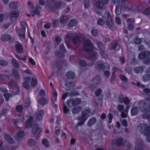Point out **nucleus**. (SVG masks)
I'll return each mask as SVG.
<instances>
[{
  "instance_id": "obj_1",
  "label": "nucleus",
  "mask_w": 150,
  "mask_h": 150,
  "mask_svg": "<svg viewBox=\"0 0 150 150\" xmlns=\"http://www.w3.org/2000/svg\"><path fill=\"white\" fill-rule=\"evenodd\" d=\"M150 98L146 97L144 100L140 101L138 102L139 108L142 112H146L142 115L143 119H147L150 121Z\"/></svg>"
},
{
  "instance_id": "obj_2",
  "label": "nucleus",
  "mask_w": 150,
  "mask_h": 150,
  "mask_svg": "<svg viewBox=\"0 0 150 150\" xmlns=\"http://www.w3.org/2000/svg\"><path fill=\"white\" fill-rule=\"evenodd\" d=\"M137 129L141 133L146 135V140L148 142H150V127L146 124L144 123L141 124L137 127Z\"/></svg>"
},
{
  "instance_id": "obj_3",
  "label": "nucleus",
  "mask_w": 150,
  "mask_h": 150,
  "mask_svg": "<svg viewBox=\"0 0 150 150\" xmlns=\"http://www.w3.org/2000/svg\"><path fill=\"white\" fill-rule=\"evenodd\" d=\"M105 18L103 17L105 21H104L102 19H98L97 21V24L98 25H103L105 22V24L109 28H111L112 25V23L109 12H106L105 13Z\"/></svg>"
},
{
  "instance_id": "obj_4",
  "label": "nucleus",
  "mask_w": 150,
  "mask_h": 150,
  "mask_svg": "<svg viewBox=\"0 0 150 150\" xmlns=\"http://www.w3.org/2000/svg\"><path fill=\"white\" fill-rule=\"evenodd\" d=\"M46 8L48 11H54L57 9L61 6L59 2H55V0H47Z\"/></svg>"
},
{
  "instance_id": "obj_5",
  "label": "nucleus",
  "mask_w": 150,
  "mask_h": 150,
  "mask_svg": "<svg viewBox=\"0 0 150 150\" xmlns=\"http://www.w3.org/2000/svg\"><path fill=\"white\" fill-rule=\"evenodd\" d=\"M101 81V76L99 75L96 76L91 80L90 83L88 84V87L91 90H93L100 85Z\"/></svg>"
},
{
  "instance_id": "obj_6",
  "label": "nucleus",
  "mask_w": 150,
  "mask_h": 150,
  "mask_svg": "<svg viewBox=\"0 0 150 150\" xmlns=\"http://www.w3.org/2000/svg\"><path fill=\"white\" fill-rule=\"evenodd\" d=\"M150 55V52L149 51H146L142 52L141 53L139 54L138 56V57L140 59L146 58V59L144 60V62L145 64H146L150 62V58L148 57Z\"/></svg>"
},
{
  "instance_id": "obj_7",
  "label": "nucleus",
  "mask_w": 150,
  "mask_h": 150,
  "mask_svg": "<svg viewBox=\"0 0 150 150\" xmlns=\"http://www.w3.org/2000/svg\"><path fill=\"white\" fill-rule=\"evenodd\" d=\"M95 68L99 71L103 69H109V66L107 63H104L102 61L98 62L95 64Z\"/></svg>"
},
{
  "instance_id": "obj_8",
  "label": "nucleus",
  "mask_w": 150,
  "mask_h": 150,
  "mask_svg": "<svg viewBox=\"0 0 150 150\" xmlns=\"http://www.w3.org/2000/svg\"><path fill=\"white\" fill-rule=\"evenodd\" d=\"M41 131V129L39 127V125L36 124H35L33 125L31 132L35 135V138L38 139L40 137V133Z\"/></svg>"
},
{
  "instance_id": "obj_9",
  "label": "nucleus",
  "mask_w": 150,
  "mask_h": 150,
  "mask_svg": "<svg viewBox=\"0 0 150 150\" xmlns=\"http://www.w3.org/2000/svg\"><path fill=\"white\" fill-rule=\"evenodd\" d=\"M96 43L101 55L103 58L108 59V56L105 53V47L102 43L99 41L97 42Z\"/></svg>"
},
{
  "instance_id": "obj_10",
  "label": "nucleus",
  "mask_w": 150,
  "mask_h": 150,
  "mask_svg": "<svg viewBox=\"0 0 150 150\" xmlns=\"http://www.w3.org/2000/svg\"><path fill=\"white\" fill-rule=\"evenodd\" d=\"M83 44L84 49L87 51H90L93 47V45L90 40H85Z\"/></svg>"
},
{
  "instance_id": "obj_11",
  "label": "nucleus",
  "mask_w": 150,
  "mask_h": 150,
  "mask_svg": "<svg viewBox=\"0 0 150 150\" xmlns=\"http://www.w3.org/2000/svg\"><path fill=\"white\" fill-rule=\"evenodd\" d=\"M81 102V100L80 98H77L74 100L70 99L67 100V105L68 106L71 107V104L73 106H74L80 104Z\"/></svg>"
},
{
  "instance_id": "obj_12",
  "label": "nucleus",
  "mask_w": 150,
  "mask_h": 150,
  "mask_svg": "<svg viewBox=\"0 0 150 150\" xmlns=\"http://www.w3.org/2000/svg\"><path fill=\"white\" fill-rule=\"evenodd\" d=\"M8 85L9 86H14L16 87L17 89L16 93L14 92V93H12L13 95L18 94L20 91L19 87L17 84L16 82L14 80L11 79L10 80L8 83Z\"/></svg>"
},
{
  "instance_id": "obj_13",
  "label": "nucleus",
  "mask_w": 150,
  "mask_h": 150,
  "mask_svg": "<svg viewBox=\"0 0 150 150\" xmlns=\"http://www.w3.org/2000/svg\"><path fill=\"white\" fill-rule=\"evenodd\" d=\"M134 150H144V146L142 140L140 139L137 140Z\"/></svg>"
},
{
  "instance_id": "obj_14",
  "label": "nucleus",
  "mask_w": 150,
  "mask_h": 150,
  "mask_svg": "<svg viewBox=\"0 0 150 150\" xmlns=\"http://www.w3.org/2000/svg\"><path fill=\"white\" fill-rule=\"evenodd\" d=\"M127 22L128 24L127 28L129 30L134 29V19L128 18L127 19Z\"/></svg>"
},
{
  "instance_id": "obj_15",
  "label": "nucleus",
  "mask_w": 150,
  "mask_h": 150,
  "mask_svg": "<svg viewBox=\"0 0 150 150\" xmlns=\"http://www.w3.org/2000/svg\"><path fill=\"white\" fill-rule=\"evenodd\" d=\"M81 36L80 35L74 33V35L72 39V41L73 43L77 44L81 41Z\"/></svg>"
},
{
  "instance_id": "obj_16",
  "label": "nucleus",
  "mask_w": 150,
  "mask_h": 150,
  "mask_svg": "<svg viewBox=\"0 0 150 150\" xmlns=\"http://www.w3.org/2000/svg\"><path fill=\"white\" fill-rule=\"evenodd\" d=\"M33 117H30L25 123V127L26 128H30L31 127L33 124Z\"/></svg>"
},
{
  "instance_id": "obj_17",
  "label": "nucleus",
  "mask_w": 150,
  "mask_h": 150,
  "mask_svg": "<svg viewBox=\"0 0 150 150\" xmlns=\"http://www.w3.org/2000/svg\"><path fill=\"white\" fill-rule=\"evenodd\" d=\"M1 40L3 42L7 41L9 40H11L12 41H14V38L13 37H11L9 35L4 34L2 35Z\"/></svg>"
},
{
  "instance_id": "obj_18",
  "label": "nucleus",
  "mask_w": 150,
  "mask_h": 150,
  "mask_svg": "<svg viewBox=\"0 0 150 150\" xmlns=\"http://www.w3.org/2000/svg\"><path fill=\"white\" fill-rule=\"evenodd\" d=\"M138 106H134L133 107L131 111V113L132 116H135L136 115L138 112L139 109L140 110L139 108V105H138Z\"/></svg>"
},
{
  "instance_id": "obj_19",
  "label": "nucleus",
  "mask_w": 150,
  "mask_h": 150,
  "mask_svg": "<svg viewBox=\"0 0 150 150\" xmlns=\"http://www.w3.org/2000/svg\"><path fill=\"white\" fill-rule=\"evenodd\" d=\"M12 73L13 76L16 79L18 80H20V75L17 70L15 69H13L12 70Z\"/></svg>"
},
{
  "instance_id": "obj_20",
  "label": "nucleus",
  "mask_w": 150,
  "mask_h": 150,
  "mask_svg": "<svg viewBox=\"0 0 150 150\" xmlns=\"http://www.w3.org/2000/svg\"><path fill=\"white\" fill-rule=\"evenodd\" d=\"M97 53L96 52L92 51L88 59L91 60H96L97 58Z\"/></svg>"
},
{
  "instance_id": "obj_21",
  "label": "nucleus",
  "mask_w": 150,
  "mask_h": 150,
  "mask_svg": "<svg viewBox=\"0 0 150 150\" xmlns=\"http://www.w3.org/2000/svg\"><path fill=\"white\" fill-rule=\"evenodd\" d=\"M145 67L144 66H140L136 67L134 69V72L137 74L142 73L145 70Z\"/></svg>"
},
{
  "instance_id": "obj_22",
  "label": "nucleus",
  "mask_w": 150,
  "mask_h": 150,
  "mask_svg": "<svg viewBox=\"0 0 150 150\" xmlns=\"http://www.w3.org/2000/svg\"><path fill=\"white\" fill-rule=\"evenodd\" d=\"M44 111L43 110H41L37 113L36 115V119L38 120H40L42 119V116L44 115Z\"/></svg>"
},
{
  "instance_id": "obj_23",
  "label": "nucleus",
  "mask_w": 150,
  "mask_h": 150,
  "mask_svg": "<svg viewBox=\"0 0 150 150\" xmlns=\"http://www.w3.org/2000/svg\"><path fill=\"white\" fill-rule=\"evenodd\" d=\"M4 137L5 139L10 144H13L14 143V141L11 136L7 134L4 135Z\"/></svg>"
},
{
  "instance_id": "obj_24",
  "label": "nucleus",
  "mask_w": 150,
  "mask_h": 150,
  "mask_svg": "<svg viewBox=\"0 0 150 150\" xmlns=\"http://www.w3.org/2000/svg\"><path fill=\"white\" fill-rule=\"evenodd\" d=\"M91 112L90 109H86L83 111L82 113V115L80 117L86 120L87 119V116Z\"/></svg>"
},
{
  "instance_id": "obj_25",
  "label": "nucleus",
  "mask_w": 150,
  "mask_h": 150,
  "mask_svg": "<svg viewBox=\"0 0 150 150\" xmlns=\"http://www.w3.org/2000/svg\"><path fill=\"white\" fill-rule=\"evenodd\" d=\"M66 76L68 79H74L76 77L74 73L71 71L67 72L66 74Z\"/></svg>"
},
{
  "instance_id": "obj_26",
  "label": "nucleus",
  "mask_w": 150,
  "mask_h": 150,
  "mask_svg": "<svg viewBox=\"0 0 150 150\" xmlns=\"http://www.w3.org/2000/svg\"><path fill=\"white\" fill-rule=\"evenodd\" d=\"M41 10V8L40 7L39 5L37 6L35 9L33 11V13H31V16L32 17L34 16V15L36 14L39 15L40 14V11Z\"/></svg>"
},
{
  "instance_id": "obj_27",
  "label": "nucleus",
  "mask_w": 150,
  "mask_h": 150,
  "mask_svg": "<svg viewBox=\"0 0 150 150\" xmlns=\"http://www.w3.org/2000/svg\"><path fill=\"white\" fill-rule=\"evenodd\" d=\"M16 47L17 52L18 53H21L23 51V48L21 44L17 42L16 44Z\"/></svg>"
},
{
  "instance_id": "obj_28",
  "label": "nucleus",
  "mask_w": 150,
  "mask_h": 150,
  "mask_svg": "<svg viewBox=\"0 0 150 150\" xmlns=\"http://www.w3.org/2000/svg\"><path fill=\"white\" fill-rule=\"evenodd\" d=\"M118 43L117 40L114 41L111 44L110 47V49L114 50L116 49V47L118 45Z\"/></svg>"
},
{
  "instance_id": "obj_29",
  "label": "nucleus",
  "mask_w": 150,
  "mask_h": 150,
  "mask_svg": "<svg viewBox=\"0 0 150 150\" xmlns=\"http://www.w3.org/2000/svg\"><path fill=\"white\" fill-rule=\"evenodd\" d=\"M38 102L40 105L44 106L47 103V100L46 98L42 97L39 99Z\"/></svg>"
},
{
  "instance_id": "obj_30",
  "label": "nucleus",
  "mask_w": 150,
  "mask_h": 150,
  "mask_svg": "<svg viewBox=\"0 0 150 150\" xmlns=\"http://www.w3.org/2000/svg\"><path fill=\"white\" fill-rule=\"evenodd\" d=\"M69 20L67 16H64L61 17L59 19V21L61 23H65Z\"/></svg>"
},
{
  "instance_id": "obj_31",
  "label": "nucleus",
  "mask_w": 150,
  "mask_h": 150,
  "mask_svg": "<svg viewBox=\"0 0 150 150\" xmlns=\"http://www.w3.org/2000/svg\"><path fill=\"white\" fill-rule=\"evenodd\" d=\"M96 119L95 117H92L90 119L87 123L88 125L89 126H91L94 125L96 122Z\"/></svg>"
},
{
  "instance_id": "obj_32",
  "label": "nucleus",
  "mask_w": 150,
  "mask_h": 150,
  "mask_svg": "<svg viewBox=\"0 0 150 150\" xmlns=\"http://www.w3.org/2000/svg\"><path fill=\"white\" fill-rule=\"evenodd\" d=\"M142 80L144 82H146L150 80V75L148 74H146L144 75L142 77Z\"/></svg>"
},
{
  "instance_id": "obj_33",
  "label": "nucleus",
  "mask_w": 150,
  "mask_h": 150,
  "mask_svg": "<svg viewBox=\"0 0 150 150\" xmlns=\"http://www.w3.org/2000/svg\"><path fill=\"white\" fill-rule=\"evenodd\" d=\"M18 2H12L9 4V7L12 9H15L18 7Z\"/></svg>"
},
{
  "instance_id": "obj_34",
  "label": "nucleus",
  "mask_w": 150,
  "mask_h": 150,
  "mask_svg": "<svg viewBox=\"0 0 150 150\" xmlns=\"http://www.w3.org/2000/svg\"><path fill=\"white\" fill-rule=\"evenodd\" d=\"M115 144L118 146H121L123 144V140L122 138L117 139L115 141Z\"/></svg>"
},
{
  "instance_id": "obj_35",
  "label": "nucleus",
  "mask_w": 150,
  "mask_h": 150,
  "mask_svg": "<svg viewBox=\"0 0 150 150\" xmlns=\"http://www.w3.org/2000/svg\"><path fill=\"white\" fill-rule=\"evenodd\" d=\"M22 28L19 29L18 32V35L19 37L21 38H25V31L24 32L22 30Z\"/></svg>"
},
{
  "instance_id": "obj_36",
  "label": "nucleus",
  "mask_w": 150,
  "mask_h": 150,
  "mask_svg": "<svg viewBox=\"0 0 150 150\" xmlns=\"http://www.w3.org/2000/svg\"><path fill=\"white\" fill-rule=\"evenodd\" d=\"M81 110V108L79 106H77L73 108L72 111L74 114H76L79 113Z\"/></svg>"
},
{
  "instance_id": "obj_37",
  "label": "nucleus",
  "mask_w": 150,
  "mask_h": 150,
  "mask_svg": "<svg viewBox=\"0 0 150 150\" xmlns=\"http://www.w3.org/2000/svg\"><path fill=\"white\" fill-rule=\"evenodd\" d=\"M61 52L59 51H55V54L56 56L57 57H64V53Z\"/></svg>"
},
{
  "instance_id": "obj_38",
  "label": "nucleus",
  "mask_w": 150,
  "mask_h": 150,
  "mask_svg": "<svg viewBox=\"0 0 150 150\" xmlns=\"http://www.w3.org/2000/svg\"><path fill=\"white\" fill-rule=\"evenodd\" d=\"M77 23V22L75 20H72L70 21L69 23V26L70 27H72L75 26Z\"/></svg>"
},
{
  "instance_id": "obj_39",
  "label": "nucleus",
  "mask_w": 150,
  "mask_h": 150,
  "mask_svg": "<svg viewBox=\"0 0 150 150\" xmlns=\"http://www.w3.org/2000/svg\"><path fill=\"white\" fill-rule=\"evenodd\" d=\"M115 11V13L117 15H119L120 14L121 12V10L119 5H117L116 6Z\"/></svg>"
},
{
  "instance_id": "obj_40",
  "label": "nucleus",
  "mask_w": 150,
  "mask_h": 150,
  "mask_svg": "<svg viewBox=\"0 0 150 150\" xmlns=\"http://www.w3.org/2000/svg\"><path fill=\"white\" fill-rule=\"evenodd\" d=\"M103 4L100 1H98L96 4V7L98 8H102L103 6Z\"/></svg>"
},
{
  "instance_id": "obj_41",
  "label": "nucleus",
  "mask_w": 150,
  "mask_h": 150,
  "mask_svg": "<svg viewBox=\"0 0 150 150\" xmlns=\"http://www.w3.org/2000/svg\"><path fill=\"white\" fill-rule=\"evenodd\" d=\"M12 64L15 68H18L19 67V64L17 62L15 59H12Z\"/></svg>"
},
{
  "instance_id": "obj_42",
  "label": "nucleus",
  "mask_w": 150,
  "mask_h": 150,
  "mask_svg": "<svg viewBox=\"0 0 150 150\" xmlns=\"http://www.w3.org/2000/svg\"><path fill=\"white\" fill-rule=\"evenodd\" d=\"M36 144V142L33 139H30L28 141V144L30 146L35 145Z\"/></svg>"
},
{
  "instance_id": "obj_43",
  "label": "nucleus",
  "mask_w": 150,
  "mask_h": 150,
  "mask_svg": "<svg viewBox=\"0 0 150 150\" xmlns=\"http://www.w3.org/2000/svg\"><path fill=\"white\" fill-rule=\"evenodd\" d=\"M77 119L78 120L80 121L78 123V125L79 126H80L83 125L86 120V119H83V118L81 117H79Z\"/></svg>"
},
{
  "instance_id": "obj_44",
  "label": "nucleus",
  "mask_w": 150,
  "mask_h": 150,
  "mask_svg": "<svg viewBox=\"0 0 150 150\" xmlns=\"http://www.w3.org/2000/svg\"><path fill=\"white\" fill-rule=\"evenodd\" d=\"M42 143L45 147L47 148L49 146V142L46 139H43L42 141Z\"/></svg>"
},
{
  "instance_id": "obj_45",
  "label": "nucleus",
  "mask_w": 150,
  "mask_h": 150,
  "mask_svg": "<svg viewBox=\"0 0 150 150\" xmlns=\"http://www.w3.org/2000/svg\"><path fill=\"white\" fill-rule=\"evenodd\" d=\"M59 49L60 51L64 53H66L67 52L63 44H60L59 46Z\"/></svg>"
},
{
  "instance_id": "obj_46",
  "label": "nucleus",
  "mask_w": 150,
  "mask_h": 150,
  "mask_svg": "<svg viewBox=\"0 0 150 150\" xmlns=\"http://www.w3.org/2000/svg\"><path fill=\"white\" fill-rule=\"evenodd\" d=\"M37 83V80L36 79L34 78H31V84L32 86H35Z\"/></svg>"
},
{
  "instance_id": "obj_47",
  "label": "nucleus",
  "mask_w": 150,
  "mask_h": 150,
  "mask_svg": "<svg viewBox=\"0 0 150 150\" xmlns=\"http://www.w3.org/2000/svg\"><path fill=\"white\" fill-rule=\"evenodd\" d=\"M18 12L16 11L13 12L10 14L11 17L15 18H17L18 17Z\"/></svg>"
},
{
  "instance_id": "obj_48",
  "label": "nucleus",
  "mask_w": 150,
  "mask_h": 150,
  "mask_svg": "<svg viewBox=\"0 0 150 150\" xmlns=\"http://www.w3.org/2000/svg\"><path fill=\"white\" fill-rule=\"evenodd\" d=\"M24 135V132L22 130H20L17 134V137L18 138H22L23 137Z\"/></svg>"
},
{
  "instance_id": "obj_49",
  "label": "nucleus",
  "mask_w": 150,
  "mask_h": 150,
  "mask_svg": "<svg viewBox=\"0 0 150 150\" xmlns=\"http://www.w3.org/2000/svg\"><path fill=\"white\" fill-rule=\"evenodd\" d=\"M21 25L22 27L21 28H22V30L24 32L25 31V28L27 26L26 24L25 21H21Z\"/></svg>"
},
{
  "instance_id": "obj_50",
  "label": "nucleus",
  "mask_w": 150,
  "mask_h": 150,
  "mask_svg": "<svg viewBox=\"0 0 150 150\" xmlns=\"http://www.w3.org/2000/svg\"><path fill=\"white\" fill-rule=\"evenodd\" d=\"M79 64L80 66L83 67H86L87 65L85 61L83 60H81L79 61Z\"/></svg>"
},
{
  "instance_id": "obj_51",
  "label": "nucleus",
  "mask_w": 150,
  "mask_h": 150,
  "mask_svg": "<svg viewBox=\"0 0 150 150\" xmlns=\"http://www.w3.org/2000/svg\"><path fill=\"white\" fill-rule=\"evenodd\" d=\"M91 33L92 35L95 36H97L98 35V32L97 29H93L91 30Z\"/></svg>"
},
{
  "instance_id": "obj_52",
  "label": "nucleus",
  "mask_w": 150,
  "mask_h": 150,
  "mask_svg": "<svg viewBox=\"0 0 150 150\" xmlns=\"http://www.w3.org/2000/svg\"><path fill=\"white\" fill-rule=\"evenodd\" d=\"M143 91L145 93V94L149 96L150 97V88H144L143 89Z\"/></svg>"
},
{
  "instance_id": "obj_53",
  "label": "nucleus",
  "mask_w": 150,
  "mask_h": 150,
  "mask_svg": "<svg viewBox=\"0 0 150 150\" xmlns=\"http://www.w3.org/2000/svg\"><path fill=\"white\" fill-rule=\"evenodd\" d=\"M62 40V38L60 36H57L55 37L56 43L58 45Z\"/></svg>"
},
{
  "instance_id": "obj_54",
  "label": "nucleus",
  "mask_w": 150,
  "mask_h": 150,
  "mask_svg": "<svg viewBox=\"0 0 150 150\" xmlns=\"http://www.w3.org/2000/svg\"><path fill=\"white\" fill-rule=\"evenodd\" d=\"M39 95L40 96H45L46 93L45 90L43 89L40 90L39 92Z\"/></svg>"
},
{
  "instance_id": "obj_55",
  "label": "nucleus",
  "mask_w": 150,
  "mask_h": 150,
  "mask_svg": "<svg viewBox=\"0 0 150 150\" xmlns=\"http://www.w3.org/2000/svg\"><path fill=\"white\" fill-rule=\"evenodd\" d=\"M119 77L121 80L124 82H127L128 81L127 79L125 76L120 75H119Z\"/></svg>"
},
{
  "instance_id": "obj_56",
  "label": "nucleus",
  "mask_w": 150,
  "mask_h": 150,
  "mask_svg": "<svg viewBox=\"0 0 150 150\" xmlns=\"http://www.w3.org/2000/svg\"><path fill=\"white\" fill-rule=\"evenodd\" d=\"M143 13L146 15L150 14V8H149L145 9L143 11Z\"/></svg>"
},
{
  "instance_id": "obj_57",
  "label": "nucleus",
  "mask_w": 150,
  "mask_h": 150,
  "mask_svg": "<svg viewBox=\"0 0 150 150\" xmlns=\"http://www.w3.org/2000/svg\"><path fill=\"white\" fill-rule=\"evenodd\" d=\"M8 64L6 60L0 59V65L1 66H5Z\"/></svg>"
},
{
  "instance_id": "obj_58",
  "label": "nucleus",
  "mask_w": 150,
  "mask_h": 150,
  "mask_svg": "<svg viewBox=\"0 0 150 150\" xmlns=\"http://www.w3.org/2000/svg\"><path fill=\"white\" fill-rule=\"evenodd\" d=\"M115 73L114 72H113L112 74L111 78L110 79V83H114V81L115 80Z\"/></svg>"
},
{
  "instance_id": "obj_59",
  "label": "nucleus",
  "mask_w": 150,
  "mask_h": 150,
  "mask_svg": "<svg viewBox=\"0 0 150 150\" xmlns=\"http://www.w3.org/2000/svg\"><path fill=\"white\" fill-rule=\"evenodd\" d=\"M63 111L65 114L68 113L69 111V110L68 109V108L64 103L63 104Z\"/></svg>"
},
{
  "instance_id": "obj_60",
  "label": "nucleus",
  "mask_w": 150,
  "mask_h": 150,
  "mask_svg": "<svg viewBox=\"0 0 150 150\" xmlns=\"http://www.w3.org/2000/svg\"><path fill=\"white\" fill-rule=\"evenodd\" d=\"M4 96L6 101H8L9 100V98L12 96V95L9 93L4 94Z\"/></svg>"
},
{
  "instance_id": "obj_61",
  "label": "nucleus",
  "mask_w": 150,
  "mask_h": 150,
  "mask_svg": "<svg viewBox=\"0 0 150 150\" xmlns=\"http://www.w3.org/2000/svg\"><path fill=\"white\" fill-rule=\"evenodd\" d=\"M65 86L67 87L71 88L74 86V84L72 82H70L66 84Z\"/></svg>"
},
{
  "instance_id": "obj_62",
  "label": "nucleus",
  "mask_w": 150,
  "mask_h": 150,
  "mask_svg": "<svg viewBox=\"0 0 150 150\" xmlns=\"http://www.w3.org/2000/svg\"><path fill=\"white\" fill-rule=\"evenodd\" d=\"M142 42L141 39L138 38H135L134 40V42L135 44H140Z\"/></svg>"
},
{
  "instance_id": "obj_63",
  "label": "nucleus",
  "mask_w": 150,
  "mask_h": 150,
  "mask_svg": "<svg viewBox=\"0 0 150 150\" xmlns=\"http://www.w3.org/2000/svg\"><path fill=\"white\" fill-rule=\"evenodd\" d=\"M110 69L107 70L106 71L105 70L104 71V75L107 78H108L110 76V74L109 72Z\"/></svg>"
},
{
  "instance_id": "obj_64",
  "label": "nucleus",
  "mask_w": 150,
  "mask_h": 150,
  "mask_svg": "<svg viewBox=\"0 0 150 150\" xmlns=\"http://www.w3.org/2000/svg\"><path fill=\"white\" fill-rule=\"evenodd\" d=\"M124 100L123 103L126 105L128 104L130 102V100L127 97H124Z\"/></svg>"
}]
</instances>
